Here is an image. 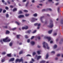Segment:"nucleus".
<instances>
[{
    "label": "nucleus",
    "instance_id": "obj_22",
    "mask_svg": "<svg viewBox=\"0 0 63 63\" xmlns=\"http://www.w3.org/2000/svg\"><path fill=\"white\" fill-rule=\"evenodd\" d=\"M48 10H49V11H52V10L50 8H47V11H48Z\"/></svg>",
    "mask_w": 63,
    "mask_h": 63
},
{
    "label": "nucleus",
    "instance_id": "obj_15",
    "mask_svg": "<svg viewBox=\"0 0 63 63\" xmlns=\"http://www.w3.org/2000/svg\"><path fill=\"white\" fill-rule=\"evenodd\" d=\"M45 62H46V61L44 60H42L40 62V63H44Z\"/></svg>",
    "mask_w": 63,
    "mask_h": 63
},
{
    "label": "nucleus",
    "instance_id": "obj_38",
    "mask_svg": "<svg viewBox=\"0 0 63 63\" xmlns=\"http://www.w3.org/2000/svg\"><path fill=\"white\" fill-rule=\"evenodd\" d=\"M42 12H44V11H47V9L46 10V9H44L42 10Z\"/></svg>",
    "mask_w": 63,
    "mask_h": 63
},
{
    "label": "nucleus",
    "instance_id": "obj_36",
    "mask_svg": "<svg viewBox=\"0 0 63 63\" xmlns=\"http://www.w3.org/2000/svg\"><path fill=\"white\" fill-rule=\"evenodd\" d=\"M29 16V14H26L25 15V16Z\"/></svg>",
    "mask_w": 63,
    "mask_h": 63
},
{
    "label": "nucleus",
    "instance_id": "obj_11",
    "mask_svg": "<svg viewBox=\"0 0 63 63\" xmlns=\"http://www.w3.org/2000/svg\"><path fill=\"white\" fill-rule=\"evenodd\" d=\"M7 56L8 57H11V54H7Z\"/></svg>",
    "mask_w": 63,
    "mask_h": 63
},
{
    "label": "nucleus",
    "instance_id": "obj_28",
    "mask_svg": "<svg viewBox=\"0 0 63 63\" xmlns=\"http://www.w3.org/2000/svg\"><path fill=\"white\" fill-rule=\"evenodd\" d=\"M22 14V12L21 11H19L18 14Z\"/></svg>",
    "mask_w": 63,
    "mask_h": 63
},
{
    "label": "nucleus",
    "instance_id": "obj_25",
    "mask_svg": "<svg viewBox=\"0 0 63 63\" xmlns=\"http://www.w3.org/2000/svg\"><path fill=\"white\" fill-rule=\"evenodd\" d=\"M31 32V30H29L28 31L27 33H29V34H30Z\"/></svg>",
    "mask_w": 63,
    "mask_h": 63
},
{
    "label": "nucleus",
    "instance_id": "obj_59",
    "mask_svg": "<svg viewBox=\"0 0 63 63\" xmlns=\"http://www.w3.org/2000/svg\"><path fill=\"white\" fill-rule=\"evenodd\" d=\"M59 4V3H57L55 4V5L57 6V5H58V4Z\"/></svg>",
    "mask_w": 63,
    "mask_h": 63
},
{
    "label": "nucleus",
    "instance_id": "obj_12",
    "mask_svg": "<svg viewBox=\"0 0 63 63\" xmlns=\"http://www.w3.org/2000/svg\"><path fill=\"white\" fill-rule=\"evenodd\" d=\"M41 58V56H38L37 58V60H39V59Z\"/></svg>",
    "mask_w": 63,
    "mask_h": 63
},
{
    "label": "nucleus",
    "instance_id": "obj_30",
    "mask_svg": "<svg viewBox=\"0 0 63 63\" xmlns=\"http://www.w3.org/2000/svg\"><path fill=\"white\" fill-rule=\"evenodd\" d=\"M15 23L17 24L18 25H19V23H18L17 21H15Z\"/></svg>",
    "mask_w": 63,
    "mask_h": 63
},
{
    "label": "nucleus",
    "instance_id": "obj_46",
    "mask_svg": "<svg viewBox=\"0 0 63 63\" xmlns=\"http://www.w3.org/2000/svg\"><path fill=\"white\" fill-rule=\"evenodd\" d=\"M5 9L6 10H8V9H9V8H8V7H7L6 6L5 7Z\"/></svg>",
    "mask_w": 63,
    "mask_h": 63
},
{
    "label": "nucleus",
    "instance_id": "obj_56",
    "mask_svg": "<svg viewBox=\"0 0 63 63\" xmlns=\"http://www.w3.org/2000/svg\"><path fill=\"white\" fill-rule=\"evenodd\" d=\"M4 28H8V26H5L4 27Z\"/></svg>",
    "mask_w": 63,
    "mask_h": 63
},
{
    "label": "nucleus",
    "instance_id": "obj_3",
    "mask_svg": "<svg viewBox=\"0 0 63 63\" xmlns=\"http://www.w3.org/2000/svg\"><path fill=\"white\" fill-rule=\"evenodd\" d=\"M9 39V37H7L3 39L2 40L3 42H7V40Z\"/></svg>",
    "mask_w": 63,
    "mask_h": 63
},
{
    "label": "nucleus",
    "instance_id": "obj_7",
    "mask_svg": "<svg viewBox=\"0 0 63 63\" xmlns=\"http://www.w3.org/2000/svg\"><path fill=\"white\" fill-rule=\"evenodd\" d=\"M44 16H42V17H41L40 18V19L41 20L42 23H43L44 22H43L42 19H43V18H44Z\"/></svg>",
    "mask_w": 63,
    "mask_h": 63
},
{
    "label": "nucleus",
    "instance_id": "obj_4",
    "mask_svg": "<svg viewBox=\"0 0 63 63\" xmlns=\"http://www.w3.org/2000/svg\"><path fill=\"white\" fill-rule=\"evenodd\" d=\"M28 28V27L27 26H26L25 27H23L22 28V29L23 30V29H27Z\"/></svg>",
    "mask_w": 63,
    "mask_h": 63
},
{
    "label": "nucleus",
    "instance_id": "obj_44",
    "mask_svg": "<svg viewBox=\"0 0 63 63\" xmlns=\"http://www.w3.org/2000/svg\"><path fill=\"white\" fill-rule=\"evenodd\" d=\"M51 53H53L54 54V53H55V52L54 51H52L51 52Z\"/></svg>",
    "mask_w": 63,
    "mask_h": 63
},
{
    "label": "nucleus",
    "instance_id": "obj_34",
    "mask_svg": "<svg viewBox=\"0 0 63 63\" xmlns=\"http://www.w3.org/2000/svg\"><path fill=\"white\" fill-rule=\"evenodd\" d=\"M5 61V59H2L1 60V62H4Z\"/></svg>",
    "mask_w": 63,
    "mask_h": 63
},
{
    "label": "nucleus",
    "instance_id": "obj_26",
    "mask_svg": "<svg viewBox=\"0 0 63 63\" xmlns=\"http://www.w3.org/2000/svg\"><path fill=\"white\" fill-rule=\"evenodd\" d=\"M37 53L38 54V55H39V54H40V51H38L37 52Z\"/></svg>",
    "mask_w": 63,
    "mask_h": 63
},
{
    "label": "nucleus",
    "instance_id": "obj_5",
    "mask_svg": "<svg viewBox=\"0 0 63 63\" xmlns=\"http://www.w3.org/2000/svg\"><path fill=\"white\" fill-rule=\"evenodd\" d=\"M15 60L14 58H11L10 60H9V62H10V61H14Z\"/></svg>",
    "mask_w": 63,
    "mask_h": 63
},
{
    "label": "nucleus",
    "instance_id": "obj_13",
    "mask_svg": "<svg viewBox=\"0 0 63 63\" xmlns=\"http://www.w3.org/2000/svg\"><path fill=\"white\" fill-rule=\"evenodd\" d=\"M52 30L49 31L48 32V33L49 34H51V32H52Z\"/></svg>",
    "mask_w": 63,
    "mask_h": 63
},
{
    "label": "nucleus",
    "instance_id": "obj_18",
    "mask_svg": "<svg viewBox=\"0 0 63 63\" xmlns=\"http://www.w3.org/2000/svg\"><path fill=\"white\" fill-rule=\"evenodd\" d=\"M21 61H23L22 59H21L19 60V62H21Z\"/></svg>",
    "mask_w": 63,
    "mask_h": 63
},
{
    "label": "nucleus",
    "instance_id": "obj_43",
    "mask_svg": "<svg viewBox=\"0 0 63 63\" xmlns=\"http://www.w3.org/2000/svg\"><path fill=\"white\" fill-rule=\"evenodd\" d=\"M36 30H35L33 32H32L33 33H36Z\"/></svg>",
    "mask_w": 63,
    "mask_h": 63
},
{
    "label": "nucleus",
    "instance_id": "obj_14",
    "mask_svg": "<svg viewBox=\"0 0 63 63\" xmlns=\"http://www.w3.org/2000/svg\"><path fill=\"white\" fill-rule=\"evenodd\" d=\"M31 44L32 45H35V42L33 41H32L31 42Z\"/></svg>",
    "mask_w": 63,
    "mask_h": 63
},
{
    "label": "nucleus",
    "instance_id": "obj_21",
    "mask_svg": "<svg viewBox=\"0 0 63 63\" xmlns=\"http://www.w3.org/2000/svg\"><path fill=\"white\" fill-rule=\"evenodd\" d=\"M17 10V9L16 8H15L14 9H13V12H15V11H16Z\"/></svg>",
    "mask_w": 63,
    "mask_h": 63
},
{
    "label": "nucleus",
    "instance_id": "obj_53",
    "mask_svg": "<svg viewBox=\"0 0 63 63\" xmlns=\"http://www.w3.org/2000/svg\"><path fill=\"white\" fill-rule=\"evenodd\" d=\"M26 56H31V55L30 54H27L26 55Z\"/></svg>",
    "mask_w": 63,
    "mask_h": 63
},
{
    "label": "nucleus",
    "instance_id": "obj_55",
    "mask_svg": "<svg viewBox=\"0 0 63 63\" xmlns=\"http://www.w3.org/2000/svg\"><path fill=\"white\" fill-rule=\"evenodd\" d=\"M57 35V33H54V34H53L54 36L55 35Z\"/></svg>",
    "mask_w": 63,
    "mask_h": 63
},
{
    "label": "nucleus",
    "instance_id": "obj_54",
    "mask_svg": "<svg viewBox=\"0 0 63 63\" xmlns=\"http://www.w3.org/2000/svg\"><path fill=\"white\" fill-rule=\"evenodd\" d=\"M22 1L23 2H25L26 1V0H23Z\"/></svg>",
    "mask_w": 63,
    "mask_h": 63
},
{
    "label": "nucleus",
    "instance_id": "obj_8",
    "mask_svg": "<svg viewBox=\"0 0 63 63\" xmlns=\"http://www.w3.org/2000/svg\"><path fill=\"white\" fill-rule=\"evenodd\" d=\"M24 17V15H20L18 16V18H21V17Z\"/></svg>",
    "mask_w": 63,
    "mask_h": 63
},
{
    "label": "nucleus",
    "instance_id": "obj_23",
    "mask_svg": "<svg viewBox=\"0 0 63 63\" xmlns=\"http://www.w3.org/2000/svg\"><path fill=\"white\" fill-rule=\"evenodd\" d=\"M57 47V46L55 44V45H54V48H56Z\"/></svg>",
    "mask_w": 63,
    "mask_h": 63
},
{
    "label": "nucleus",
    "instance_id": "obj_61",
    "mask_svg": "<svg viewBox=\"0 0 63 63\" xmlns=\"http://www.w3.org/2000/svg\"><path fill=\"white\" fill-rule=\"evenodd\" d=\"M48 1L49 2H52V0H48Z\"/></svg>",
    "mask_w": 63,
    "mask_h": 63
},
{
    "label": "nucleus",
    "instance_id": "obj_45",
    "mask_svg": "<svg viewBox=\"0 0 63 63\" xmlns=\"http://www.w3.org/2000/svg\"><path fill=\"white\" fill-rule=\"evenodd\" d=\"M16 62H18V61L19 62V59H17L16 60Z\"/></svg>",
    "mask_w": 63,
    "mask_h": 63
},
{
    "label": "nucleus",
    "instance_id": "obj_10",
    "mask_svg": "<svg viewBox=\"0 0 63 63\" xmlns=\"http://www.w3.org/2000/svg\"><path fill=\"white\" fill-rule=\"evenodd\" d=\"M5 33L6 34H8L10 33V31L8 30H7L6 31Z\"/></svg>",
    "mask_w": 63,
    "mask_h": 63
},
{
    "label": "nucleus",
    "instance_id": "obj_19",
    "mask_svg": "<svg viewBox=\"0 0 63 63\" xmlns=\"http://www.w3.org/2000/svg\"><path fill=\"white\" fill-rule=\"evenodd\" d=\"M11 41V39H9L8 37V39L7 40V42H9Z\"/></svg>",
    "mask_w": 63,
    "mask_h": 63
},
{
    "label": "nucleus",
    "instance_id": "obj_47",
    "mask_svg": "<svg viewBox=\"0 0 63 63\" xmlns=\"http://www.w3.org/2000/svg\"><path fill=\"white\" fill-rule=\"evenodd\" d=\"M10 7L11 8H14V6L13 5H10Z\"/></svg>",
    "mask_w": 63,
    "mask_h": 63
},
{
    "label": "nucleus",
    "instance_id": "obj_40",
    "mask_svg": "<svg viewBox=\"0 0 63 63\" xmlns=\"http://www.w3.org/2000/svg\"><path fill=\"white\" fill-rule=\"evenodd\" d=\"M24 12H25V13H26V12H28V11L26 10H24Z\"/></svg>",
    "mask_w": 63,
    "mask_h": 63
},
{
    "label": "nucleus",
    "instance_id": "obj_24",
    "mask_svg": "<svg viewBox=\"0 0 63 63\" xmlns=\"http://www.w3.org/2000/svg\"><path fill=\"white\" fill-rule=\"evenodd\" d=\"M29 4V1H28L27 3L26 4V7H27L28 6V4Z\"/></svg>",
    "mask_w": 63,
    "mask_h": 63
},
{
    "label": "nucleus",
    "instance_id": "obj_58",
    "mask_svg": "<svg viewBox=\"0 0 63 63\" xmlns=\"http://www.w3.org/2000/svg\"><path fill=\"white\" fill-rule=\"evenodd\" d=\"M2 3H4V2H5V1L4 0H2Z\"/></svg>",
    "mask_w": 63,
    "mask_h": 63
},
{
    "label": "nucleus",
    "instance_id": "obj_51",
    "mask_svg": "<svg viewBox=\"0 0 63 63\" xmlns=\"http://www.w3.org/2000/svg\"><path fill=\"white\" fill-rule=\"evenodd\" d=\"M50 44H52L53 43V41L52 40L50 42Z\"/></svg>",
    "mask_w": 63,
    "mask_h": 63
},
{
    "label": "nucleus",
    "instance_id": "obj_6",
    "mask_svg": "<svg viewBox=\"0 0 63 63\" xmlns=\"http://www.w3.org/2000/svg\"><path fill=\"white\" fill-rule=\"evenodd\" d=\"M46 38L48 40V42H49V41L51 40V38L50 37H46Z\"/></svg>",
    "mask_w": 63,
    "mask_h": 63
},
{
    "label": "nucleus",
    "instance_id": "obj_63",
    "mask_svg": "<svg viewBox=\"0 0 63 63\" xmlns=\"http://www.w3.org/2000/svg\"><path fill=\"white\" fill-rule=\"evenodd\" d=\"M38 39L39 40H40V39H41V38H40V37H38Z\"/></svg>",
    "mask_w": 63,
    "mask_h": 63
},
{
    "label": "nucleus",
    "instance_id": "obj_31",
    "mask_svg": "<svg viewBox=\"0 0 63 63\" xmlns=\"http://www.w3.org/2000/svg\"><path fill=\"white\" fill-rule=\"evenodd\" d=\"M36 52H34L32 53V55L33 56H34V55H35V54H36Z\"/></svg>",
    "mask_w": 63,
    "mask_h": 63
},
{
    "label": "nucleus",
    "instance_id": "obj_17",
    "mask_svg": "<svg viewBox=\"0 0 63 63\" xmlns=\"http://www.w3.org/2000/svg\"><path fill=\"white\" fill-rule=\"evenodd\" d=\"M20 34L16 35V37L17 39H19V37H20Z\"/></svg>",
    "mask_w": 63,
    "mask_h": 63
},
{
    "label": "nucleus",
    "instance_id": "obj_62",
    "mask_svg": "<svg viewBox=\"0 0 63 63\" xmlns=\"http://www.w3.org/2000/svg\"><path fill=\"white\" fill-rule=\"evenodd\" d=\"M32 60L33 62L34 61V60L33 58H32Z\"/></svg>",
    "mask_w": 63,
    "mask_h": 63
},
{
    "label": "nucleus",
    "instance_id": "obj_39",
    "mask_svg": "<svg viewBox=\"0 0 63 63\" xmlns=\"http://www.w3.org/2000/svg\"><path fill=\"white\" fill-rule=\"evenodd\" d=\"M6 17H9V14H6Z\"/></svg>",
    "mask_w": 63,
    "mask_h": 63
},
{
    "label": "nucleus",
    "instance_id": "obj_52",
    "mask_svg": "<svg viewBox=\"0 0 63 63\" xmlns=\"http://www.w3.org/2000/svg\"><path fill=\"white\" fill-rule=\"evenodd\" d=\"M25 38H28V36H27V35H26L25 36Z\"/></svg>",
    "mask_w": 63,
    "mask_h": 63
},
{
    "label": "nucleus",
    "instance_id": "obj_42",
    "mask_svg": "<svg viewBox=\"0 0 63 63\" xmlns=\"http://www.w3.org/2000/svg\"><path fill=\"white\" fill-rule=\"evenodd\" d=\"M34 38V36H33L31 38V40H32V39H33Z\"/></svg>",
    "mask_w": 63,
    "mask_h": 63
},
{
    "label": "nucleus",
    "instance_id": "obj_48",
    "mask_svg": "<svg viewBox=\"0 0 63 63\" xmlns=\"http://www.w3.org/2000/svg\"><path fill=\"white\" fill-rule=\"evenodd\" d=\"M0 42L2 44H3V41H2V40H1L0 41Z\"/></svg>",
    "mask_w": 63,
    "mask_h": 63
},
{
    "label": "nucleus",
    "instance_id": "obj_49",
    "mask_svg": "<svg viewBox=\"0 0 63 63\" xmlns=\"http://www.w3.org/2000/svg\"><path fill=\"white\" fill-rule=\"evenodd\" d=\"M27 42H28V43H29V42H30V39H29L27 40Z\"/></svg>",
    "mask_w": 63,
    "mask_h": 63
},
{
    "label": "nucleus",
    "instance_id": "obj_33",
    "mask_svg": "<svg viewBox=\"0 0 63 63\" xmlns=\"http://www.w3.org/2000/svg\"><path fill=\"white\" fill-rule=\"evenodd\" d=\"M16 29V28H12V30H15Z\"/></svg>",
    "mask_w": 63,
    "mask_h": 63
},
{
    "label": "nucleus",
    "instance_id": "obj_50",
    "mask_svg": "<svg viewBox=\"0 0 63 63\" xmlns=\"http://www.w3.org/2000/svg\"><path fill=\"white\" fill-rule=\"evenodd\" d=\"M60 56V54H58L57 55V56Z\"/></svg>",
    "mask_w": 63,
    "mask_h": 63
},
{
    "label": "nucleus",
    "instance_id": "obj_1",
    "mask_svg": "<svg viewBox=\"0 0 63 63\" xmlns=\"http://www.w3.org/2000/svg\"><path fill=\"white\" fill-rule=\"evenodd\" d=\"M45 44L46 46L47 47V49H49V47H48V44H47V43H46V42H44L43 43V45L44 47V48H46V47L45 46Z\"/></svg>",
    "mask_w": 63,
    "mask_h": 63
},
{
    "label": "nucleus",
    "instance_id": "obj_57",
    "mask_svg": "<svg viewBox=\"0 0 63 63\" xmlns=\"http://www.w3.org/2000/svg\"><path fill=\"white\" fill-rule=\"evenodd\" d=\"M40 25H41L40 24H38L37 25L38 26L40 27Z\"/></svg>",
    "mask_w": 63,
    "mask_h": 63
},
{
    "label": "nucleus",
    "instance_id": "obj_27",
    "mask_svg": "<svg viewBox=\"0 0 63 63\" xmlns=\"http://www.w3.org/2000/svg\"><path fill=\"white\" fill-rule=\"evenodd\" d=\"M34 16H37V14L36 13H35L33 15Z\"/></svg>",
    "mask_w": 63,
    "mask_h": 63
},
{
    "label": "nucleus",
    "instance_id": "obj_37",
    "mask_svg": "<svg viewBox=\"0 0 63 63\" xmlns=\"http://www.w3.org/2000/svg\"><path fill=\"white\" fill-rule=\"evenodd\" d=\"M38 24V23H35L34 24V26H37Z\"/></svg>",
    "mask_w": 63,
    "mask_h": 63
},
{
    "label": "nucleus",
    "instance_id": "obj_60",
    "mask_svg": "<svg viewBox=\"0 0 63 63\" xmlns=\"http://www.w3.org/2000/svg\"><path fill=\"white\" fill-rule=\"evenodd\" d=\"M40 47V46L39 45H38L37 46V47H38V48H40V47Z\"/></svg>",
    "mask_w": 63,
    "mask_h": 63
},
{
    "label": "nucleus",
    "instance_id": "obj_16",
    "mask_svg": "<svg viewBox=\"0 0 63 63\" xmlns=\"http://www.w3.org/2000/svg\"><path fill=\"white\" fill-rule=\"evenodd\" d=\"M48 57V53H47L46 55V59H47Z\"/></svg>",
    "mask_w": 63,
    "mask_h": 63
},
{
    "label": "nucleus",
    "instance_id": "obj_9",
    "mask_svg": "<svg viewBox=\"0 0 63 63\" xmlns=\"http://www.w3.org/2000/svg\"><path fill=\"white\" fill-rule=\"evenodd\" d=\"M35 21V19L34 18H32L31 19V21L32 22H34V21Z\"/></svg>",
    "mask_w": 63,
    "mask_h": 63
},
{
    "label": "nucleus",
    "instance_id": "obj_2",
    "mask_svg": "<svg viewBox=\"0 0 63 63\" xmlns=\"http://www.w3.org/2000/svg\"><path fill=\"white\" fill-rule=\"evenodd\" d=\"M50 25L49 26V28H52L53 26V22L52 20L51 19L50 21Z\"/></svg>",
    "mask_w": 63,
    "mask_h": 63
},
{
    "label": "nucleus",
    "instance_id": "obj_41",
    "mask_svg": "<svg viewBox=\"0 0 63 63\" xmlns=\"http://www.w3.org/2000/svg\"><path fill=\"white\" fill-rule=\"evenodd\" d=\"M6 12V10H3V13H5Z\"/></svg>",
    "mask_w": 63,
    "mask_h": 63
},
{
    "label": "nucleus",
    "instance_id": "obj_29",
    "mask_svg": "<svg viewBox=\"0 0 63 63\" xmlns=\"http://www.w3.org/2000/svg\"><path fill=\"white\" fill-rule=\"evenodd\" d=\"M13 45V43L12 42H10L9 44V46H12Z\"/></svg>",
    "mask_w": 63,
    "mask_h": 63
},
{
    "label": "nucleus",
    "instance_id": "obj_64",
    "mask_svg": "<svg viewBox=\"0 0 63 63\" xmlns=\"http://www.w3.org/2000/svg\"><path fill=\"white\" fill-rule=\"evenodd\" d=\"M22 21L23 22H24V21H26V20H22Z\"/></svg>",
    "mask_w": 63,
    "mask_h": 63
},
{
    "label": "nucleus",
    "instance_id": "obj_20",
    "mask_svg": "<svg viewBox=\"0 0 63 63\" xmlns=\"http://www.w3.org/2000/svg\"><path fill=\"white\" fill-rule=\"evenodd\" d=\"M23 53V51H21L19 53V54H22Z\"/></svg>",
    "mask_w": 63,
    "mask_h": 63
},
{
    "label": "nucleus",
    "instance_id": "obj_32",
    "mask_svg": "<svg viewBox=\"0 0 63 63\" xmlns=\"http://www.w3.org/2000/svg\"><path fill=\"white\" fill-rule=\"evenodd\" d=\"M1 54L2 55H4V54H6V52H4L2 53Z\"/></svg>",
    "mask_w": 63,
    "mask_h": 63
},
{
    "label": "nucleus",
    "instance_id": "obj_35",
    "mask_svg": "<svg viewBox=\"0 0 63 63\" xmlns=\"http://www.w3.org/2000/svg\"><path fill=\"white\" fill-rule=\"evenodd\" d=\"M2 11H3V9L2 8H0V13L2 12Z\"/></svg>",
    "mask_w": 63,
    "mask_h": 63
}]
</instances>
